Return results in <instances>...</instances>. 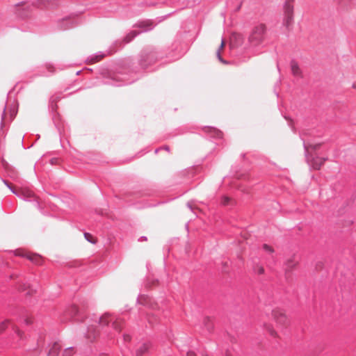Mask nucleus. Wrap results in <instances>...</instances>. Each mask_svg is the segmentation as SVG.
I'll list each match as a JSON object with an SVG mask.
<instances>
[{
	"mask_svg": "<svg viewBox=\"0 0 356 356\" xmlns=\"http://www.w3.org/2000/svg\"><path fill=\"white\" fill-rule=\"evenodd\" d=\"M272 320L276 325L281 329H286L291 325V321L284 309L280 307H275L270 312Z\"/></svg>",
	"mask_w": 356,
	"mask_h": 356,
	"instance_id": "nucleus-1",
	"label": "nucleus"
},
{
	"mask_svg": "<svg viewBox=\"0 0 356 356\" xmlns=\"http://www.w3.org/2000/svg\"><path fill=\"white\" fill-rule=\"evenodd\" d=\"M266 32L264 24H260L255 26L251 31L248 41L252 46L259 45L264 40Z\"/></svg>",
	"mask_w": 356,
	"mask_h": 356,
	"instance_id": "nucleus-2",
	"label": "nucleus"
},
{
	"mask_svg": "<svg viewBox=\"0 0 356 356\" xmlns=\"http://www.w3.org/2000/svg\"><path fill=\"white\" fill-rule=\"evenodd\" d=\"M284 24L289 26L293 19V6L290 2H286L284 6Z\"/></svg>",
	"mask_w": 356,
	"mask_h": 356,
	"instance_id": "nucleus-3",
	"label": "nucleus"
},
{
	"mask_svg": "<svg viewBox=\"0 0 356 356\" xmlns=\"http://www.w3.org/2000/svg\"><path fill=\"white\" fill-rule=\"evenodd\" d=\"M262 330L270 337L274 339H279L280 335L275 328L274 325L270 322L265 321L261 325Z\"/></svg>",
	"mask_w": 356,
	"mask_h": 356,
	"instance_id": "nucleus-4",
	"label": "nucleus"
},
{
	"mask_svg": "<svg viewBox=\"0 0 356 356\" xmlns=\"http://www.w3.org/2000/svg\"><path fill=\"white\" fill-rule=\"evenodd\" d=\"M298 263L296 255L291 256L285 261L286 270L289 272L294 270L298 266Z\"/></svg>",
	"mask_w": 356,
	"mask_h": 356,
	"instance_id": "nucleus-5",
	"label": "nucleus"
},
{
	"mask_svg": "<svg viewBox=\"0 0 356 356\" xmlns=\"http://www.w3.org/2000/svg\"><path fill=\"white\" fill-rule=\"evenodd\" d=\"M24 257L38 265H40L42 263V257L36 253L29 252V253H25Z\"/></svg>",
	"mask_w": 356,
	"mask_h": 356,
	"instance_id": "nucleus-6",
	"label": "nucleus"
},
{
	"mask_svg": "<svg viewBox=\"0 0 356 356\" xmlns=\"http://www.w3.org/2000/svg\"><path fill=\"white\" fill-rule=\"evenodd\" d=\"M325 161L326 159L324 158L315 157L311 161V165L314 170H319Z\"/></svg>",
	"mask_w": 356,
	"mask_h": 356,
	"instance_id": "nucleus-7",
	"label": "nucleus"
},
{
	"mask_svg": "<svg viewBox=\"0 0 356 356\" xmlns=\"http://www.w3.org/2000/svg\"><path fill=\"white\" fill-rule=\"evenodd\" d=\"M291 70L293 76L298 77L302 76V70L300 68L298 64L296 61H292L291 63Z\"/></svg>",
	"mask_w": 356,
	"mask_h": 356,
	"instance_id": "nucleus-8",
	"label": "nucleus"
},
{
	"mask_svg": "<svg viewBox=\"0 0 356 356\" xmlns=\"http://www.w3.org/2000/svg\"><path fill=\"white\" fill-rule=\"evenodd\" d=\"M13 192L17 195H22L25 197H31L33 195V192L26 188L15 189Z\"/></svg>",
	"mask_w": 356,
	"mask_h": 356,
	"instance_id": "nucleus-9",
	"label": "nucleus"
},
{
	"mask_svg": "<svg viewBox=\"0 0 356 356\" xmlns=\"http://www.w3.org/2000/svg\"><path fill=\"white\" fill-rule=\"evenodd\" d=\"M203 325L207 330L211 332L213 330V323L211 318L207 316L203 319Z\"/></svg>",
	"mask_w": 356,
	"mask_h": 356,
	"instance_id": "nucleus-10",
	"label": "nucleus"
},
{
	"mask_svg": "<svg viewBox=\"0 0 356 356\" xmlns=\"http://www.w3.org/2000/svg\"><path fill=\"white\" fill-rule=\"evenodd\" d=\"M112 320L111 315L106 313L100 317L99 323L102 325H107Z\"/></svg>",
	"mask_w": 356,
	"mask_h": 356,
	"instance_id": "nucleus-11",
	"label": "nucleus"
},
{
	"mask_svg": "<svg viewBox=\"0 0 356 356\" xmlns=\"http://www.w3.org/2000/svg\"><path fill=\"white\" fill-rule=\"evenodd\" d=\"M60 350V346L58 343H55L49 351L48 356H58Z\"/></svg>",
	"mask_w": 356,
	"mask_h": 356,
	"instance_id": "nucleus-12",
	"label": "nucleus"
},
{
	"mask_svg": "<svg viewBox=\"0 0 356 356\" xmlns=\"http://www.w3.org/2000/svg\"><path fill=\"white\" fill-rule=\"evenodd\" d=\"M123 321L120 318H116L112 323L113 327L118 332H120L122 329Z\"/></svg>",
	"mask_w": 356,
	"mask_h": 356,
	"instance_id": "nucleus-13",
	"label": "nucleus"
},
{
	"mask_svg": "<svg viewBox=\"0 0 356 356\" xmlns=\"http://www.w3.org/2000/svg\"><path fill=\"white\" fill-rule=\"evenodd\" d=\"M149 350V345L144 343L136 350V356H143Z\"/></svg>",
	"mask_w": 356,
	"mask_h": 356,
	"instance_id": "nucleus-14",
	"label": "nucleus"
},
{
	"mask_svg": "<svg viewBox=\"0 0 356 356\" xmlns=\"http://www.w3.org/2000/svg\"><path fill=\"white\" fill-rule=\"evenodd\" d=\"M152 25V22L150 20H145L138 22L135 25L136 27L146 29Z\"/></svg>",
	"mask_w": 356,
	"mask_h": 356,
	"instance_id": "nucleus-15",
	"label": "nucleus"
},
{
	"mask_svg": "<svg viewBox=\"0 0 356 356\" xmlns=\"http://www.w3.org/2000/svg\"><path fill=\"white\" fill-rule=\"evenodd\" d=\"M139 33L137 32L136 31H131L129 33H128L124 40L125 42L128 43L129 42H131Z\"/></svg>",
	"mask_w": 356,
	"mask_h": 356,
	"instance_id": "nucleus-16",
	"label": "nucleus"
},
{
	"mask_svg": "<svg viewBox=\"0 0 356 356\" xmlns=\"http://www.w3.org/2000/svg\"><path fill=\"white\" fill-rule=\"evenodd\" d=\"M10 322V321L9 319H6L0 323V334L3 333L6 330Z\"/></svg>",
	"mask_w": 356,
	"mask_h": 356,
	"instance_id": "nucleus-17",
	"label": "nucleus"
},
{
	"mask_svg": "<svg viewBox=\"0 0 356 356\" xmlns=\"http://www.w3.org/2000/svg\"><path fill=\"white\" fill-rule=\"evenodd\" d=\"M84 237L88 241L92 244H95L97 243V238L89 233H85Z\"/></svg>",
	"mask_w": 356,
	"mask_h": 356,
	"instance_id": "nucleus-18",
	"label": "nucleus"
},
{
	"mask_svg": "<svg viewBox=\"0 0 356 356\" xmlns=\"http://www.w3.org/2000/svg\"><path fill=\"white\" fill-rule=\"evenodd\" d=\"M225 46V42L224 40H222L220 46L217 51V56L221 62H224V60H222V58L220 56V52H221V51H222L224 49Z\"/></svg>",
	"mask_w": 356,
	"mask_h": 356,
	"instance_id": "nucleus-19",
	"label": "nucleus"
},
{
	"mask_svg": "<svg viewBox=\"0 0 356 356\" xmlns=\"http://www.w3.org/2000/svg\"><path fill=\"white\" fill-rule=\"evenodd\" d=\"M321 145L320 143L314 144H314H308L306 145V149L308 152L309 150H316V149H319Z\"/></svg>",
	"mask_w": 356,
	"mask_h": 356,
	"instance_id": "nucleus-20",
	"label": "nucleus"
},
{
	"mask_svg": "<svg viewBox=\"0 0 356 356\" xmlns=\"http://www.w3.org/2000/svg\"><path fill=\"white\" fill-rule=\"evenodd\" d=\"M254 271L256 273H257L258 275H262L264 273V268L262 266H260V265H257L255 267H254Z\"/></svg>",
	"mask_w": 356,
	"mask_h": 356,
	"instance_id": "nucleus-21",
	"label": "nucleus"
},
{
	"mask_svg": "<svg viewBox=\"0 0 356 356\" xmlns=\"http://www.w3.org/2000/svg\"><path fill=\"white\" fill-rule=\"evenodd\" d=\"M263 249L270 254L274 252V249L267 244L263 245Z\"/></svg>",
	"mask_w": 356,
	"mask_h": 356,
	"instance_id": "nucleus-22",
	"label": "nucleus"
},
{
	"mask_svg": "<svg viewBox=\"0 0 356 356\" xmlns=\"http://www.w3.org/2000/svg\"><path fill=\"white\" fill-rule=\"evenodd\" d=\"M44 3H45V0H36L34 3H33V5L35 6H37V7H40L42 6H44Z\"/></svg>",
	"mask_w": 356,
	"mask_h": 356,
	"instance_id": "nucleus-23",
	"label": "nucleus"
},
{
	"mask_svg": "<svg viewBox=\"0 0 356 356\" xmlns=\"http://www.w3.org/2000/svg\"><path fill=\"white\" fill-rule=\"evenodd\" d=\"M232 40L235 39L237 42H238V43H241L242 42V40H243L241 35H239V34H234V35H232Z\"/></svg>",
	"mask_w": 356,
	"mask_h": 356,
	"instance_id": "nucleus-24",
	"label": "nucleus"
},
{
	"mask_svg": "<svg viewBox=\"0 0 356 356\" xmlns=\"http://www.w3.org/2000/svg\"><path fill=\"white\" fill-rule=\"evenodd\" d=\"M25 253H29V252H26V251L22 250H17L15 251V254L16 255L20 256V257H24Z\"/></svg>",
	"mask_w": 356,
	"mask_h": 356,
	"instance_id": "nucleus-25",
	"label": "nucleus"
},
{
	"mask_svg": "<svg viewBox=\"0 0 356 356\" xmlns=\"http://www.w3.org/2000/svg\"><path fill=\"white\" fill-rule=\"evenodd\" d=\"M15 333L22 339L23 338L24 333L22 331H21L19 328L15 327L14 328Z\"/></svg>",
	"mask_w": 356,
	"mask_h": 356,
	"instance_id": "nucleus-26",
	"label": "nucleus"
},
{
	"mask_svg": "<svg viewBox=\"0 0 356 356\" xmlns=\"http://www.w3.org/2000/svg\"><path fill=\"white\" fill-rule=\"evenodd\" d=\"M73 353L72 348H67L64 351L63 356H70Z\"/></svg>",
	"mask_w": 356,
	"mask_h": 356,
	"instance_id": "nucleus-27",
	"label": "nucleus"
},
{
	"mask_svg": "<svg viewBox=\"0 0 356 356\" xmlns=\"http://www.w3.org/2000/svg\"><path fill=\"white\" fill-rule=\"evenodd\" d=\"M123 339H124V341H126V342H129L131 339V337L129 334H123Z\"/></svg>",
	"mask_w": 356,
	"mask_h": 356,
	"instance_id": "nucleus-28",
	"label": "nucleus"
},
{
	"mask_svg": "<svg viewBox=\"0 0 356 356\" xmlns=\"http://www.w3.org/2000/svg\"><path fill=\"white\" fill-rule=\"evenodd\" d=\"M186 356H197V354L193 350H188L186 353Z\"/></svg>",
	"mask_w": 356,
	"mask_h": 356,
	"instance_id": "nucleus-29",
	"label": "nucleus"
},
{
	"mask_svg": "<svg viewBox=\"0 0 356 356\" xmlns=\"http://www.w3.org/2000/svg\"><path fill=\"white\" fill-rule=\"evenodd\" d=\"M229 201V198L228 197H225L223 199H222V204H227L228 202Z\"/></svg>",
	"mask_w": 356,
	"mask_h": 356,
	"instance_id": "nucleus-30",
	"label": "nucleus"
},
{
	"mask_svg": "<svg viewBox=\"0 0 356 356\" xmlns=\"http://www.w3.org/2000/svg\"><path fill=\"white\" fill-rule=\"evenodd\" d=\"M95 337H96V336H95V335H94V336H92H92L90 335V332H88V339H90L92 340V339H95Z\"/></svg>",
	"mask_w": 356,
	"mask_h": 356,
	"instance_id": "nucleus-31",
	"label": "nucleus"
},
{
	"mask_svg": "<svg viewBox=\"0 0 356 356\" xmlns=\"http://www.w3.org/2000/svg\"><path fill=\"white\" fill-rule=\"evenodd\" d=\"M101 58H102L101 56H99H99H96L94 59H92L93 62L99 61L101 59Z\"/></svg>",
	"mask_w": 356,
	"mask_h": 356,
	"instance_id": "nucleus-32",
	"label": "nucleus"
},
{
	"mask_svg": "<svg viewBox=\"0 0 356 356\" xmlns=\"http://www.w3.org/2000/svg\"><path fill=\"white\" fill-rule=\"evenodd\" d=\"M352 88L356 89V81L353 83Z\"/></svg>",
	"mask_w": 356,
	"mask_h": 356,
	"instance_id": "nucleus-33",
	"label": "nucleus"
},
{
	"mask_svg": "<svg viewBox=\"0 0 356 356\" xmlns=\"http://www.w3.org/2000/svg\"><path fill=\"white\" fill-rule=\"evenodd\" d=\"M202 356H209L207 354H203Z\"/></svg>",
	"mask_w": 356,
	"mask_h": 356,
	"instance_id": "nucleus-34",
	"label": "nucleus"
},
{
	"mask_svg": "<svg viewBox=\"0 0 356 356\" xmlns=\"http://www.w3.org/2000/svg\"><path fill=\"white\" fill-rule=\"evenodd\" d=\"M26 323H29V320H26Z\"/></svg>",
	"mask_w": 356,
	"mask_h": 356,
	"instance_id": "nucleus-35",
	"label": "nucleus"
}]
</instances>
